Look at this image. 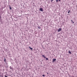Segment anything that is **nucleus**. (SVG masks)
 Instances as JSON below:
<instances>
[{
  "mask_svg": "<svg viewBox=\"0 0 77 77\" xmlns=\"http://www.w3.org/2000/svg\"><path fill=\"white\" fill-rule=\"evenodd\" d=\"M56 60V59H53L52 60L53 63L54 62H55V61Z\"/></svg>",
  "mask_w": 77,
  "mask_h": 77,
  "instance_id": "1",
  "label": "nucleus"
},
{
  "mask_svg": "<svg viewBox=\"0 0 77 77\" xmlns=\"http://www.w3.org/2000/svg\"><path fill=\"white\" fill-rule=\"evenodd\" d=\"M61 30H62V29L60 28L58 29V32H60V31H61Z\"/></svg>",
  "mask_w": 77,
  "mask_h": 77,
  "instance_id": "2",
  "label": "nucleus"
},
{
  "mask_svg": "<svg viewBox=\"0 0 77 77\" xmlns=\"http://www.w3.org/2000/svg\"><path fill=\"white\" fill-rule=\"evenodd\" d=\"M40 11H42H42H43V10L42 9V8H40Z\"/></svg>",
  "mask_w": 77,
  "mask_h": 77,
  "instance_id": "3",
  "label": "nucleus"
},
{
  "mask_svg": "<svg viewBox=\"0 0 77 77\" xmlns=\"http://www.w3.org/2000/svg\"><path fill=\"white\" fill-rule=\"evenodd\" d=\"M42 57H44V58H46V57H45V56L44 55H42Z\"/></svg>",
  "mask_w": 77,
  "mask_h": 77,
  "instance_id": "4",
  "label": "nucleus"
},
{
  "mask_svg": "<svg viewBox=\"0 0 77 77\" xmlns=\"http://www.w3.org/2000/svg\"><path fill=\"white\" fill-rule=\"evenodd\" d=\"M29 48H30V49L31 50H32V49H33V48H31V47H29Z\"/></svg>",
  "mask_w": 77,
  "mask_h": 77,
  "instance_id": "5",
  "label": "nucleus"
},
{
  "mask_svg": "<svg viewBox=\"0 0 77 77\" xmlns=\"http://www.w3.org/2000/svg\"><path fill=\"white\" fill-rule=\"evenodd\" d=\"M69 53L70 54H71V53L70 51H69Z\"/></svg>",
  "mask_w": 77,
  "mask_h": 77,
  "instance_id": "6",
  "label": "nucleus"
},
{
  "mask_svg": "<svg viewBox=\"0 0 77 77\" xmlns=\"http://www.w3.org/2000/svg\"><path fill=\"white\" fill-rule=\"evenodd\" d=\"M46 60H48V59L47 58H46Z\"/></svg>",
  "mask_w": 77,
  "mask_h": 77,
  "instance_id": "7",
  "label": "nucleus"
},
{
  "mask_svg": "<svg viewBox=\"0 0 77 77\" xmlns=\"http://www.w3.org/2000/svg\"><path fill=\"white\" fill-rule=\"evenodd\" d=\"M4 61L5 62H6V58H5Z\"/></svg>",
  "mask_w": 77,
  "mask_h": 77,
  "instance_id": "8",
  "label": "nucleus"
},
{
  "mask_svg": "<svg viewBox=\"0 0 77 77\" xmlns=\"http://www.w3.org/2000/svg\"><path fill=\"white\" fill-rule=\"evenodd\" d=\"M70 12V11L69 10L68 11V14H69V12Z\"/></svg>",
  "mask_w": 77,
  "mask_h": 77,
  "instance_id": "9",
  "label": "nucleus"
},
{
  "mask_svg": "<svg viewBox=\"0 0 77 77\" xmlns=\"http://www.w3.org/2000/svg\"><path fill=\"white\" fill-rule=\"evenodd\" d=\"M42 76H43V77H45V75H42Z\"/></svg>",
  "mask_w": 77,
  "mask_h": 77,
  "instance_id": "10",
  "label": "nucleus"
},
{
  "mask_svg": "<svg viewBox=\"0 0 77 77\" xmlns=\"http://www.w3.org/2000/svg\"><path fill=\"white\" fill-rule=\"evenodd\" d=\"M10 9H12V8H11V7H10Z\"/></svg>",
  "mask_w": 77,
  "mask_h": 77,
  "instance_id": "11",
  "label": "nucleus"
},
{
  "mask_svg": "<svg viewBox=\"0 0 77 77\" xmlns=\"http://www.w3.org/2000/svg\"><path fill=\"white\" fill-rule=\"evenodd\" d=\"M38 29H40V27H38Z\"/></svg>",
  "mask_w": 77,
  "mask_h": 77,
  "instance_id": "12",
  "label": "nucleus"
},
{
  "mask_svg": "<svg viewBox=\"0 0 77 77\" xmlns=\"http://www.w3.org/2000/svg\"><path fill=\"white\" fill-rule=\"evenodd\" d=\"M56 1L57 2H58V0H56Z\"/></svg>",
  "mask_w": 77,
  "mask_h": 77,
  "instance_id": "13",
  "label": "nucleus"
},
{
  "mask_svg": "<svg viewBox=\"0 0 77 77\" xmlns=\"http://www.w3.org/2000/svg\"><path fill=\"white\" fill-rule=\"evenodd\" d=\"M53 0H51V2H53Z\"/></svg>",
  "mask_w": 77,
  "mask_h": 77,
  "instance_id": "14",
  "label": "nucleus"
},
{
  "mask_svg": "<svg viewBox=\"0 0 77 77\" xmlns=\"http://www.w3.org/2000/svg\"><path fill=\"white\" fill-rule=\"evenodd\" d=\"M71 21H72V20H71Z\"/></svg>",
  "mask_w": 77,
  "mask_h": 77,
  "instance_id": "15",
  "label": "nucleus"
},
{
  "mask_svg": "<svg viewBox=\"0 0 77 77\" xmlns=\"http://www.w3.org/2000/svg\"><path fill=\"white\" fill-rule=\"evenodd\" d=\"M5 77H8L6 76H5Z\"/></svg>",
  "mask_w": 77,
  "mask_h": 77,
  "instance_id": "16",
  "label": "nucleus"
},
{
  "mask_svg": "<svg viewBox=\"0 0 77 77\" xmlns=\"http://www.w3.org/2000/svg\"><path fill=\"white\" fill-rule=\"evenodd\" d=\"M73 23H74V22H72Z\"/></svg>",
  "mask_w": 77,
  "mask_h": 77,
  "instance_id": "17",
  "label": "nucleus"
},
{
  "mask_svg": "<svg viewBox=\"0 0 77 77\" xmlns=\"http://www.w3.org/2000/svg\"><path fill=\"white\" fill-rule=\"evenodd\" d=\"M59 1L60 2V0H59Z\"/></svg>",
  "mask_w": 77,
  "mask_h": 77,
  "instance_id": "18",
  "label": "nucleus"
},
{
  "mask_svg": "<svg viewBox=\"0 0 77 77\" xmlns=\"http://www.w3.org/2000/svg\"><path fill=\"white\" fill-rule=\"evenodd\" d=\"M47 74H48V73H47Z\"/></svg>",
  "mask_w": 77,
  "mask_h": 77,
  "instance_id": "19",
  "label": "nucleus"
},
{
  "mask_svg": "<svg viewBox=\"0 0 77 77\" xmlns=\"http://www.w3.org/2000/svg\"><path fill=\"white\" fill-rule=\"evenodd\" d=\"M1 18V17L0 16V19Z\"/></svg>",
  "mask_w": 77,
  "mask_h": 77,
  "instance_id": "20",
  "label": "nucleus"
}]
</instances>
